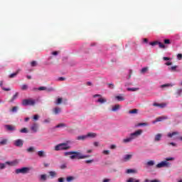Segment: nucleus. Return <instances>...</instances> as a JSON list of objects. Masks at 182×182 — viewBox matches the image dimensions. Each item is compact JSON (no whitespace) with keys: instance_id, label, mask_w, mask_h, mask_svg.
<instances>
[{"instance_id":"obj_1","label":"nucleus","mask_w":182,"mask_h":182,"mask_svg":"<svg viewBox=\"0 0 182 182\" xmlns=\"http://www.w3.org/2000/svg\"><path fill=\"white\" fill-rule=\"evenodd\" d=\"M64 156L65 157H68V156H70V160H75V159H77V160H82L83 159H89V157H90V155H83L82 153L79 151H73L64 152Z\"/></svg>"},{"instance_id":"obj_2","label":"nucleus","mask_w":182,"mask_h":182,"mask_svg":"<svg viewBox=\"0 0 182 182\" xmlns=\"http://www.w3.org/2000/svg\"><path fill=\"white\" fill-rule=\"evenodd\" d=\"M173 160H175L174 157L166 158L164 161L156 164V168H162V167H166V168H168V167L171 166V164L168 161H173Z\"/></svg>"},{"instance_id":"obj_3","label":"nucleus","mask_w":182,"mask_h":182,"mask_svg":"<svg viewBox=\"0 0 182 182\" xmlns=\"http://www.w3.org/2000/svg\"><path fill=\"white\" fill-rule=\"evenodd\" d=\"M69 149H70V146L66 143L59 144L55 146V151H59L60 150H69Z\"/></svg>"},{"instance_id":"obj_4","label":"nucleus","mask_w":182,"mask_h":182,"mask_svg":"<svg viewBox=\"0 0 182 182\" xmlns=\"http://www.w3.org/2000/svg\"><path fill=\"white\" fill-rule=\"evenodd\" d=\"M23 106H33L35 105V100L31 99H25L22 101Z\"/></svg>"},{"instance_id":"obj_5","label":"nucleus","mask_w":182,"mask_h":182,"mask_svg":"<svg viewBox=\"0 0 182 182\" xmlns=\"http://www.w3.org/2000/svg\"><path fill=\"white\" fill-rule=\"evenodd\" d=\"M142 133V129H138L135 131L134 133L130 134V136L132 137V140H134V139L139 137V136H141Z\"/></svg>"},{"instance_id":"obj_6","label":"nucleus","mask_w":182,"mask_h":182,"mask_svg":"<svg viewBox=\"0 0 182 182\" xmlns=\"http://www.w3.org/2000/svg\"><path fill=\"white\" fill-rule=\"evenodd\" d=\"M93 97H100L96 102L97 103H101V105H103V103H106V102H107V100H106L105 98L102 97L101 95L99 94H96L93 95Z\"/></svg>"},{"instance_id":"obj_7","label":"nucleus","mask_w":182,"mask_h":182,"mask_svg":"<svg viewBox=\"0 0 182 182\" xmlns=\"http://www.w3.org/2000/svg\"><path fill=\"white\" fill-rule=\"evenodd\" d=\"M149 45H151V46H156V45H159L161 49H166V46L161 42H159L157 41L149 43Z\"/></svg>"},{"instance_id":"obj_8","label":"nucleus","mask_w":182,"mask_h":182,"mask_svg":"<svg viewBox=\"0 0 182 182\" xmlns=\"http://www.w3.org/2000/svg\"><path fill=\"white\" fill-rule=\"evenodd\" d=\"M28 171H29V168L23 167L21 168H17L16 170V174H19L21 173V174H26V173H28Z\"/></svg>"},{"instance_id":"obj_9","label":"nucleus","mask_w":182,"mask_h":182,"mask_svg":"<svg viewBox=\"0 0 182 182\" xmlns=\"http://www.w3.org/2000/svg\"><path fill=\"white\" fill-rule=\"evenodd\" d=\"M14 144L16 147H22L23 146V141L22 139H16L14 141Z\"/></svg>"},{"instance_id":"obj_10","label":"nucleus","mask_w":182,"mask_h":182,"mask_svg":"<svg viewBox=\"0 0 182 182\" xmlns=\"http://www.w3.org/2000/svg\"><path fill=\"white\" fill-rule=\"evenodd\" d=\"M168 117L167 116H161L159 117H157L155 121H154L153 123H157V122H164V120H167Z\"/></svg>"},{"instance_id":"obj_11","label":"nucleus","mask_w":182,"mask_h":182,"mask_svg":"<svg viewBox=\"0 0 182 182\" xmlns=\"http://www.w3.org/2000/svg\"><path fill=\"white\" fill-rule=\"evenodd\" d=\"M153 106H154L155 107H160L161 109H164V107L167 106V104L166 103L159 104L157 102H154L153 104Z\"/></svg>"},{"instance_id":"obj_12","label":"nucleus","mask_w":182,"mask_h":182,"mask_svg":"<svg viewBox=\"0 0 182 182\" xmlns=\"http://www.w3.org/2000/svg\"><path fill=\"white\" fill-rule=\"evenodd\" d=\"M37 154H38V157H40V158L46 157V152L45 151H38L37 152Z\"/></svg>"},{"instance_id":"obj_13","label":"nucleus","mask_w":182,"mask_h":182,"mask_svg":"<svg viewBox=\"0 0 182 182\" xmlns=\"http://www.w3.org/2000/svg\"><path fill=\"white\" fill-rule=\"evenodd\" d=\"M5 127L9 132H14L15 130V126L13 125H6Z\"/></svg>"},{"instance_id":"obj_14","label":"nucleus","mask_w":182,"mask_h":182,"mask_svg":"<svg viewBox=\"0 0 182 182\" xmlns=\"http://www.w3.org/2000/svg\"><path fill=\"white\" fill-rule=\"evenodd\" d=\"M161 137H163V134H157L155 135L154 141H160V140H161Z\"/></svg>"},{"instance_id":"obj_15","label":"nucleus","mask_w":182,"mask_h":182,"mask_svg":"<svg viewBox=\"0 0 182 182\" xmlns=\"http://www.w3.org/2000/svg\"><path fill=\"white\" fill-rule=\"evenodd\" d=\"M86 136H87V138L90 137L91 139H95V137L97 136V134L95 132H89Z\"/></svg>"},{"instance_id":"obj_16","label":"nucleus","mask_w":182,"mask_h":182,"mask_svg":"<svg viewBox=\"0 0 182 182\" xmlns=\"http://www.w3.org/2000/svg\"><path fill=\"white\" fill-rule=\"evenodd\" d=\"M132 157H133V155L132 154H127L124 156L123 158V161H129V160H130V159H132Z\"/></svg>"},{"instance_id":"obj_17","label":"nucleus","mask_w":182,"mask_h":182,"mask_svg":"<svg viewBox=\"0 0 182 182\" xmlns=\"http://www.w3.org/2000/svg\"><path fill=\"white\" fill-rule=\"evenodd\" d=\"M31 129L32 131L34 132V133H36V132H38V124L35 123L33 124L31 127Z\"/></svg>"},{"instance_id":"obj_18","label":"nucleus","mask_w":182,"mask_h":182,"mask_svg":"<svg viewBox=\"0 0 182 182\" xmlns=\"http://www.w3.org/2000/svg\"><path fill=\"white\" fill-rule=\"evenodd\" d=\"M20 72H21V69H18V70H16V73H11L9 75L10 79H12V78L15 77L18 75V73H19Z\"/></svg>"},{"instance_id":"obj_19","label":"nucleus","mask_w":182,"mask_h":182,"mask_svg":"<svg viewBox=\"0 0 182 182\" xmlns=\"http://www.w3.org/2000/svg\"><path fill=\"white\" fill-rule=\"evenodd\" d=\"M178 134H179L178 132H172V133H168V137H169L170 139H171V137H173V136H177V135H178Z\"/></svg>"},{"instance_id":"obj_20","label":"nucleus","mask_w":182,"mask_h":182,"mask_svg":"<svg viewBox=\"0 0 182 182\" xmlns=\"http://www.w3.org/2000/svg\"><path fill=\"white\" fill-rule=\"evenodd\" d=\"M130 141H133V138H132L131 136L128 138L123 139V143H130Z\"/></svg>"},{"instance_id":"obj_21","label":"nucleus","mask_w":182,"mask_h":182,"mask_svg":"<svg viewBox=\"0 0 182 182\" xmlns=\"http://www.w3.org/2000/svg\"><path fill=\"white\" fill-rule=\"evenodd\" d=\"M129 114H137V113H139V109H134L132 110H129Z\"/></svg>"},{"instance_id":"obj_22","label":"nucleus","mask_w":182,"mask_h":182,"mask_svg":"<svg viewBox=\"0 0 182 182\" xmlns=\"http://www.w3.org/2000/svg\"><path fill=\"white\" fill-rule=\"evenodd\" d=\"M115 99H117V100H118V102H123V100H124V97L121 96V95H117L115 97Z\"/></svg>"},{"instance_id":"obj_23","label":"nucleus","mask_w":182,"mask_h":182,"mask_svg":"<svg viewBox=\"0 0 182 182\" xmlns=\"http://www.w3.org/2000/svg\"><path fill=\"white\" fill-rule=\"evenodd\" d=\"M127 182H140V180L134 178H129Z\"/></svg>"},{"instance_id":"obj_24","label":"nucleus","mask_w":182,"mask_h":182,"mask_svg":"<svg viewBox=\"0 0 182 182\" xmlns=\"http://www.w3.org/2000/svg\"><path fill=\"white\" fill-rule=\"evenodd\" d=\"M119 109H120V105H116L115 106H114L112 107V112H117V110H119Z\"/></svg>"},{"instance_id":"obj_25","label":"nucleus","mask_w":182,"mask_h":182,"mask_svg":"<svg viewBox=\"0 0 182 182\" xmlns=\"http://www.w3.org/2000/svg\"><path fill=\"white\" fill-rule=\"evenodd\" d=\"M19 93L16 92V94L13 96V97L10 100V102L12 103V102H14V100H16L18 96Z\"/></svg>"},{"instance_id":"obj_26","label":"nucleus","mask_w":182,"mask_h":182,"mask_svg":"<svg viewBox=\"0 0 182 182\" xmlns=\"http://www.w3.org/2000/svg\"><path fill=\"white\" fill-rule=\"evenodd\" d=\"M3 85H4V82H3V81H1V82H0V86H1V87L5 92H9V90H11L10 88H6V87H2Z\"/></svg>"},{"instance_id":"obj_27","label":"nucleus","mask_w":182,"mask_h":182,"mask_svg":"<svg viewBox=\"0 0 182 182\" xmlns=\"http://www.w3.org/2000/svg\"><path fill=\"white\" fill-rule=\"evenodd\" d=\"M48 174L49 176H50V177L53 178V177H56L58 173H56V171H51L48 172Z\"/></svg>"},{"instance_id":"obj_28","label":"nucleus","mask_w":182,"mask_h":182,"mask_svg":"<svg viewBox=\"0 0 182 182\" xmlns=\"http://www.w3.org/2000/svg\"><path fill=\"white\" fill-rule=\"evenodd\" d=\"M8 144V139H4L0 141V146H5V144Z\"/></svg>"},{"instance_id":"obj_29","label":"nucleus","mask_w":182,"mask_h":182,"mask_svg":"<svg viewBox=\"0 0 182 182\" xmlns=\"http://www.w3.org/2000/svg\"><path fill=\"white\" fill-rule=\"evenodd\" d=\"M61 109L60 107H55L54 108V113L55 114H59V113H60Z\"/></svg>"},{"instance_id":"obj_30","label":"nucleus","mask_w":182,"mask_h":182,"mask_svg":"<svg viewBox=\"0 0 182 182\" xmlns=\"http://www.w3.org/2000/svg\"><path fill=\"white\" fill-rule=\"evenodd\" d=\"M28 153H33L35 151V147L31 146L28 149H27Z\"/></svg>"},{"instance_id":"obj_31","label":"nucleus","mask_w":182,"mask_h":182,"mask_svg":"<svg viewBox=\"0 0 182 182\" xmlns=\"http://www.w3.org/2000/svg\"><path fill=\"white\" fill-rule=\"evenodd\" d=\"M87 139V135L79 136L77 137V140H85Z\"/></svg>"},{"instance_id":"obj_32","label":"nucleus","mask_w":182,"mask_h":182,"mask_svg":"<svg viewBox=\"0 0 182 182\" xmlns=\"http://www.w3.org/2000/svg\"><path fill=\"white\" fill-rule=\"evenodd\" d=\"M126 173L127 174H132V173H136V171L134 169H127L126 171Z\"/></svg>"},{"instance_id":"obj_33","label":"nucleus","mask_w":182,"mask_h":182,"mask_svg":"<svg viewBox=\"0 0 182 182\" xmlns=\"http://www.w3.org/2000/svg\"><path fill=\"white\" fill-rule=\"evenodd\" d=\"M55 127L57 129H59L60 127H66V125L65 124V123H60V124H58V125H56Z\"/></svg>"},{"instance_id":"obj_34","label":"nucleus","mask_w":182,"mask_h":182,"mask_svg":"<svg viewBox=\"0 0 182 182\" xmlns=\"http://www.w3.org/2000/svg\"><path fill=\"white\" fill-rule=\"evenodd\" d=\"M127 90L129 92H137V90H139V88H135V87L130 88V87H129V88H127Z\"/></svg>"},{"instance_id":"obj_35","label":"nucleus","mask_w":182,"mask_h":182,"mask_svg":"<svg viewBox=\"0 0 182 182\" xmlns=\"http://www.w3.org/2000/svg\"><path fill=\"white\" fill-rule=\"evenodd\" d=\"M73 180H75V177H73V176H68L66 178V181L68 182L73 181Z\"/></svg>"},{"instance_id":"obj_36","label":"nucleus","mask_w":182,"mask_h":182,"mask_svg":"<svg viewBox=\"0 0 182 182\" xmlns=\"http://www.w3.org/2000/svg\"><path fill=\"white\" fill-rule=\"evenodd\" d=\"M170 70H171V72H177V65L171 67Z\"/></svg>"},{"instance_id":"obj_37","label":"nucleus","mask_w":182,"mask_h":182,"mask_svg":"<svg viewBox=\"0 0 182 182\" xmlns=\"http://www.w3.org/2000/svg\"><path fill=\"white\" fill-rule=\"evenodd\" d=\"M6 164H8L9 166H15V164H16V161H12V162L6 161Z\"/></svg>"},{"instance_id":"obj_38","label":"nucleus","mask_w":182,"mask_h":182,"mask_svg":"<svg viewBox=\"0 0 182 182\" xmlns=\"http://www.w3.org/2000/svg\"><path fill=\"white\" fill-rule=\"evenodd\" d=\"M63 102V99L62 98H58L56 102H55V105H60Z\"/></svg>"},{"instance_id":"obj_39","label":"nucleus","mask_w":182,"mask_h":182,"mask_svg":"<svg viewBox=\"0 0 182 182\" xmlns=\"http://www.w3.org/2000/svg\"><path fill=\"white\" fill-rule=\"evenodd\" d=\"M147 70H149V68H147V67L143 68L141 70V73H146V72H147Z\"/></svg>"},{"instance_id":"obj_40","label":"nucleus","mask_w":182,"mask_h":182,"mask_svg":"<svg viewBox=\"0 0 182 182\" xmlns=\"http://www.w3.org/2000/svg\"><path fill=\"white\" fill-rule=\"evenodd\" d=\"M146 164L149 166H154V161H149Z\"/></svg>"},{"instance_id":"obj_41","label":"nucleus","mask_w":182,"mask_h":182,"mask_svg":"<svg viewBox=\"0 0 182 182\" xmlns=\"http://www.w3.org/2000/svg\"><path fill=\"white\" fill-rule=\"evenodd\" d=\"M170 86L171 87V86H173V85H171V84H164V85H161V87H170Z\"/></svg>"},{"instance_id":"obj_42","label":"nucleus","mask_w":182,"mask_h":182,"mask_svg":"<svg viewBox=\"0 0 182 182\" xmlns=\"http://www.w3.org/2000/svg\"><path fill=\"white\" fill-rule=\"evenodd\" d=\"M68 167V166L66 165V164H63L60 165V168H61V170H64V168H66Z\"/></svg>"},{"instance_id":"obj_43","label":"nucleus","mask_w":182,"mask_h":182,"mask_svg":"<svg viewBox=\"0 0 182 182\" xmlns=\"http://www.w3.org/2000/svg\"><path fill=\"white\" fill-rule=\"evenodd\" d=\"M164 43H165V45H170V43H171L170 39H164Z\"/></svg>"},{"instance_id":"obj_44","label":"nucleus","mask_w":182,"mask_h":182,"mask_svg":"<svg viewBox=\"0 0 182 182\" xmlns=\"http://www.w3.org/2000/svg\"><path fill=\"white\" fill-rule=\"evenodd\" d=\"M149 124L146 122H142V123H139L136 126L140 127V126H148Z\"/></svg>"},{"instance_id":"obj_45","label":"nucleus","mask_w":182,"mask_h":182,"mask_svg":"<svg viewBox=\"0 0 182 182\" xmlns=\"http://www.w3.org/2000/svg\"><path fill=\"white\" fill-rule=\"evenodd\" d=\"M28 90V86L26 85H23L21 86V90Z\"/></svg>"},{"instance_id":"obj_46","label":"nucleus","mask_w":182,"mask_h":182,"mask_svg":"<svg viewBox=\"0 0 182 182\" xmlns=\"http://www.w3.org/2000/svg\"><path fill=\"white\" fill-rule=\"evenodd\" d=\"M41 179L43 180V181H46V174H43L41 176Z\"/></svg>"},{"instance_id":"obj_47","label":"nucleus","mask_w":182,"mask_h":182,"mask_svg":"<svg viewBox=\"0 0 182 182\" xmlns=\"http://www.w3.org/2000/svg\"><path fill=\"white\" fill-rule=\"evenodd\" d=\"M102 153H103V154H105V155H109V154H110V151H109V150H104L103 151H102Z\"/></svg>"},{"instance_id":"obj_48","label":"nucleus","mask_w":182,"mask_h":182,"mask_svg":"<svg viewBox=\"0 0 182 182\" xmlns=\"http://www.w3.org/2000/svg\"><path fill=\"white\" fill-rule=\"evenodd\" d=\"M18 111V107H14L12 109H11V112L13 113H15L16 112Z\"/></svg>"},{"instance_id":"obj_49","label":"nucleus","mask_w":182,"mask_h":182,"mask_svg":"<svg viewBox=\"0 0 182 182\" xmlns=\"http://www.w3.org/2000/svg\"><path fill=\"white\" fill-rule=\"evenodd\" d=\"M20 132L21 133H28V129L26 128H23Z\"/></svg>"},{"instance_id":"obj_50","label":"nucleus","mask_w":182,"mask_h":182,"mask_svg":"<svg viewBox=\"0 0 182 182\" xmlns=\"http://www.w3.org/2000/svg\"><path fill=\"white\" fill-rule=\"evenodd\" d=\"M181 93H182V89H179L177 90L176 94L178 96H181Z\"/></svg>"},{"instance_id":"obj_51","label":"nucleus","mask_w":182,"mask_h":182,"mask_svg":"<svg viewBox=\"0 0 182 182\" xmlns=\"http://www.w3.org/2000/svg\"><path fill=\"white\" fill-rule=\"evenodd\" d=\"M59 51H54L51 53V55H53L54 56H58L59 55Z\"/></svg>"},{"instance_id":"obj_52","label":"nucleus","mask_w":182,"mask_h":182,"mask_svg":"<svg viewBox=\"0 0 182 182\" xmlns=\"http://www.w3.org/2000/svg\"><path fill=\"white\" fill-rule=\"evenodd\" d=\"M94 160L93 159H91V160H87L85 161V163L87 164H90V163H93Z\"/></svg>"},{"instance_id":"obj_53","label":"nucleus","mask_w":182,"mask_h":182,"mask_svg":"<svg viewBox=\"0 0 182 182\" xmlns=\"http://www.w3.org/2000/svg\"><path fill=\"white\" fill-rule=\"evenodd\" d=\"M31 65L34 68L35 66H36V61H32L31 63Z\"/></svg>"},{"instance_id":"obj_54","label":"nucleus","mask_w":182,"mask_h":182,"mask_svg":"<svg viewBox=\"0 0 182 182\" xmlns=\"http://www.w3.org/2000/svg\"><path fill=\"white\" fill-rule=\"evenodd\" d=\"M38 90H46V87H40L38 88Z\"/></svg>"},{"instance_id":"obj_55","label":"nucleus","mask_w":182,"mask_h":182,"mask_svg":"<svg viewBox=\"0 0 182 182\" xmlns=\"http://www.w3.org/2000/svg\"><path fill=\"white\" fill-rule=\"evenodd\" d=\"M0 168L4 170V168H5V164H0Z\"/></svg>"},{"instance_id":"obj_56","label":"nucleus","mask_w":182,"mask_h":182,"mask_svg":"<svg viewBox=\"0 0 182 182\" xmlns=\"http://www.w3.org/2000/svg\"><path fill=\"white\" fill-rule=\"evenodd\" d=\"M108 87H109V89H114V85L113 84H108Z\"/></svg>"},{"instance_id":"obj_57","label":"nucleus","mask_w":182,"mask_h":182,"mask_svg":"<svg viewBox=\"0 0 182 182\" xmlns=\"http://www.w3.org/2000/svg\"><path fill=\"white\" fill-rule=\"evenodd\" d=\"M177 58L178 59V60H181V59H182V54H178L177 55Z\"/></svg>"},{"instance_id":"obj_58","label":"nucleus","mask_w":182,"mask_h":182,"mask_svg":"<svg viewBox=\"0 0 182 182\" xmlns=\"http://www.w3.org/2000/svg\"><path fill=\"white\" fill-rule=\"evenodd\" d=\"M110 178H104L102 182H110Z\"/></svg>"},{"instance_id":"obj_59","label":"nucleus","mask_w":182,"mask_h":182,"mask_svg":"<svg viewBox=\"0 0 182 182\" xmlns=\"http://www.w3.org/2000/svg\"><path fill=\"white\" fill-rule=\"evenodd\" d=\"M38 119H39V115L36 114V115L33 116V119L34 120H38Z\"/></svg>"},{"instance_id":"obj_60","label":"nucleus","mask_w":182,"mask_h":182,"mask_svg":"<svg viewBox=\"0 0 182 182\" xmlns=\"http://www.w3.org/2000/svg\"><path fill=\"white\" fill-rule=\"evenodd\" d=\"M66 80V78L65 77H60L59 78H58V80H60V81H63V80Z\"/></svg>"},{"instance_id":"obj_61","label":"nucleus","mask_w":182,"mask_h":182,"mask_svg":"<svg viewBox=\"0 0 182 182\" xmlns=\"http://www.w3.org/2000/svg\"><path fill=\"white\" fill-rule=\"evenodd\" d=\"M64 181H65V178H58V182H64Z\"/></svg>"},{"instance_id":"obj_62","label":"nucleus","mask_w":182,"mask_h":182,"mask_svg":"<svg viewBox=\"0 0 182 182\" xmlns=\"http://www.w3.org/2000/svg\"><path fill=\"white\" fill-rule=\"evenodd\" d=\"M44 122L45 123H50V119L48 118V119H45Z\"/></svg>"},{"instance_id":"obj_63","label":"nucleus","mask_w":182,"mask_h":182,"mask_svg":"<svg viewBox=\"0 0 182 182\" xmlns=\"http://www.w3.org/2000/svg\"><path fill=\"white\" fill-rule=\"evenodd\" d=\"M150 182H161V181H160V180L159 179H154V180L150 181Z\"/></svg>"},{"instance_id":"obj_64","label":"nucleus","mask_w":182,"mask_h":182,"mask_svg":"<svg viewBox=\"0 0 182 182\" xmlns=\"http://www.w3.org/2000/svg\"><path fill=\"white\" fill-rule=\"evenodd\" d=\"M163 59L164 60H170V58L168 57H164Z\"/></svg>"}]
</instances>
